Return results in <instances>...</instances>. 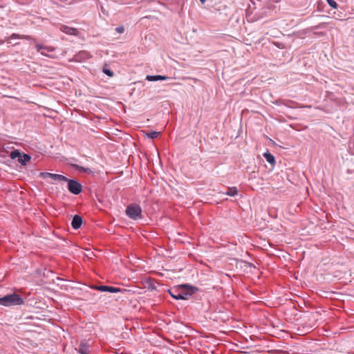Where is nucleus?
Segmentation results:
<instances>
[{
  "label": "nucleus",
  "mask_w": 354,
  "mask_h": 354,
  "mask_svg": "<svg viewBox=\"0 0 354 354\" xmlns=\"http://www.w3.org/2000/svg\"><path fill=\"white\" fill-rule=\"evenodd\" d=\"M103 72L109 77L113 76V73L108 68H104Z\"/></svg>",
  "instance_id": "19"
},
{
  "label": "nucleus",
  "mask_w": 354,
  "mask_h": 354,
  "mask_svg": "<svg viewBox=\"0 0 354 354\" xmlns=\"http://www.w3.org/2000/svg\"><path fill=\"white\" fill-rule=\"evenodd\" d=\"M51 179H53L54 180H57V181H67L68 180L66 177H65L62 175L55 174H53Z\"/></svg>",
  "instance_id": "14"
},
{
  "label": "nucleus",
  "mask_w": 354,
  "mask_h": 354,
  "mask_svg": "<svg viewBox=\"0 0 354 354\" xmlns=\"http://www.w3.org/2000/svg\"><path fill=\"white\" fill-rule=\"evenodd\" d=\"M67 181L68 188L71 193L74 194H78L81 192L82 185L79 183L73 180H70Z\"/></svg>",
  "instance_id": "4"
},
{
  "label": "nucleus",
  "mask_w": 354,
  "mask_h": 354,
  "mask_svg": "<svg viewBox=\"0 0 354 354\" xmlns=\"http://www.w3.org/2000/svg\"><path fill=\"white\" fill-rule=\"evenodd\" d=\"M327 1L330 7H332L333 8H337V3L334 0H327Z\"/></svg>",
  "instance_id": "20"
},
{
  "label": "nucleus",
  "mask_w": 354,
  "mask_h": 354,
  "mask_svg": "<svg viewBox=\"0 0 354 354\" xmlns=\"http://www.w3.org/2000/svg\"><path fill=\"white\" fill-rule=\"evenodd\" d=\"M194 292V288L186 284L181 285L178 288L169 290V293L173 298L183 300L187 299L188 297L192 295Z\"/></svg>",
  "instance_id": "1"
},
{
  "label": "nucleus",
  "mask_w": 354,
  "mask_h": 354,
  "mask_svg": "<svg viewBox=\"0 0 354 354\" xmlns=\"http://www.w3.org/2000/svg\"><path fill=\"white\" fill-rule=\"evenodd\" d=\"M20 155H21V153L18 151L15 150V151H13L11 152L10 156H11L12 158L14 159V158H19Z\"/></svg>",
  "instance_id": "18"
},
{
  "label": "nucleus",
  "mask_w": 354,
  "mask_h": 354,
  "mask_svg": "<svg viewBox=\"0 0 354 354\" xmlns=\"http://www.w3.org/2000/svg\"><path fill=\"white\" fill-rule=\"evenodd\" d=\"M169 77L164 75H147L146 80L150 82L158 80H167Z\"/></svg>",
  "instance_id": "9"
},
{
  "label": "nucleus",
  "mask_w": 354,
  "mask_h": 354,
  "mask_svg": "<svg viewBox=\"0 0 354 354\" xmlns=\"http://www.w3.org/2000/svg\"><path fill=\"white\" fill-rule=\"evenodd\" d=\"M115 30L118 32V33H123L124 31V28L123 26H120V27H118L116 28Z\"/></svg>",
  "instance_id": "21"
},
{
  "label": "nucleus",
  "mask_w": 354,
  "mask_h": 354,
  "mask_svg": "<svg viewBox=\"0 0 354 354\" xmlns=\"http://www.w3.org/2000/svg\"><path fill=\"white\" fill-rule=\"evenodd\" d=\"M78 169L80 171L91 172V170L89 169H86L82 167H78Z\"/></svg>",
  "instance_id": "22"
},
{
  "label": "nucleus",
  "mask_w": 354,
  "mask_h": 354,
  "mask_svg": "<svg viewBox=\"0 0 354 354\" xmlns=\"http://www.w3.org/2000/svg\"><path fill=\"white\" fill-rule=\"evenodd\" d=\"M141 212L140 207L136 204L129 205L126 209L127 215L134 220L140 218Z\"/></svg>",
  "instance_id": "3"
},
{
  "label": "nucleus",
  "mask_w": 354,
  "mask_h": 354,
  "mask_svg": "<svg viewBox=\"0 0 354 354\" xmlns=\"http://www.w3.org/2000/svg\"><path fill=\"white\" fill-rule=\"evenodd\" d=\"M237 192H238L237 189L236 187H233L228 188L227 192H226V194L228 196H234L237 194Z\"/></svg>",
  "instance_id": "15"
},
{
  "label": "nucleus",
  "mask_w": 354,
  "mask_h": 354,
  "mask_svg": "<svg viewBox=\"0 0 354 354\" xmlns=\"http://www.w3.org/2000/svg\"><path fill=\"white\" fill-rule=\"evenodd\" d=\"M82 224V219L80 216L75 215L72 221L71 225L74 229H78Z\"/></svg>",
  "instance_id": "8"
},
{
  "label": "nucleus",
  "mask_w": 354,
  "mask_h": 354,
  "mask_svg": "<svg viewBox=\"0 0 354 354\" xmlns=\"http://www.w3.org/2000/svg\"><path fill=\"white\" fill-rule=\"evenodd\" d=\"M15 39H30L31 38L29 36L26 35H20L19 34L13 33L10 35V37L8 39V43H10V40Z\"/></svg>",
  "instance_id": "11"
},
{
  "label": "nucleus",
  "mask_w": 354,
  "mask_h": 354,
  "mask_svg": "<svg viewBox=\"0 0 354 354\" xmlns=\"http://www.w3.org/2000/svg\"><path fill=\"white\" fill-rule=\"evenodd\" d=\"M30 160V157L26 154H24L22 156L20 155L19 158H18L19 162H20L21 165H26Z\"/></svg>",
  "instance_id": "13"
},
{
  "label": "nucleus",
  "mask_w": 354,
  "mask_h": 354,
  "mask_svg": "<svg viewBox=\"0 0 354 354\" xmlns=\"http://www.w3.org/2000/svg\"><path fill=\"white\" fill-rule=\"evenodd\" d=\"M23 304V299L17 294L7 295L0 298V305L5 306H17Z\"/></svg>",
  "instance_id": "2"
},
{
  "label": "nucleus",
  "mask_w": 354,
  "mask_h": 354,
  "mask_svg": "<svg viewBox=\"0 0 354 354\" xmlns=\"http://www.w3.org/2000/svg\"><path fill=\"white\" fill-rule=\"evenodd\" d=\"M200 1H201L202 3H204L206 1V0H200Z\"/></svg>",
  "instance_id": "24"
},
{
  "label": "nucleus",
  "mask_w": 354,
  "mask_h": 354,
  "mask_svg": "<svg viewBox=\"0 0 354 354\" xmlns=\"http://www.w3.org/2000/svg\"><path fill=\"white\" fill-rule=\"evenodd\" d=\"M4 44V41H3V40H2V39H1V40H0V45H2V44Z\"/></svg>",
  "instance_id": "23"
},
{
  "label": "nucleus",
  "mask_w": 354,
  "mask_h": 354,
  "mask_svg": "<svg viewBox=\"0 0 354 354\" xmlns=\"http://www.w3.org/2000/svg\"><path fill=\"white\" fill-rule=\"evenodd\" d=\"M78 351L82 354H88L90 352V344L88 342L86 341L81 342Z\"/></svg>",
  "instance_id": "6"
},
{
  "label": "nucleus",
  "mask_w": 354,
  "mask_h": 354,
  "mask_svg": "<svg viewBox=\"0 0 354 354\" xmlns=\"http://www.w3.org/2000/svg\"><path fill=\"white\" fill-rule=\"evenodd\" d=\"M263 157L266 158L267 162L273 165L275 162V159L274 156H272L271 153L266 152L263 153Z\"/></svg>",
  "instance_id": "12"
},
{
  "label": "nucleus",
  "mask_w": 354,
  "mask_h": 354,
  "mask_svg": "<svg viewBox=\"0 0 354 354\" xmlns=\"http://www.w3.org/2000/svg\"><path fill=\"white\" fill-rule=\"evenodd\" d=\"M53 174L48 173V172H41L40 173L39 176L41 178L46 179L47 178H52Z\"/></svg>",
  "instance_id": "17"
},
{
  "label": "nucleus",
  "mask_w": 354,
  "mask_h": 354,
  "mask_svg": "<svg viewBox=\"0 0 354 354\" xmlns=\"http://www.w3.org/2000/svg\"><path fill=\"white\" fill-rule=\"evenodd\" d=\"M160 133L158 132V131H151V132L146 133V136L149 138L154 139V138H158V136L160 135Z\"/></svg>",
  "instance_id": "16"
},
{
  "label": "nucleus",
  "mask_w": 354,
  "mask_h": 354,
  "mask_svg": "<svg viewBox=\"0 0 354 354\" xmlns=\"http://www.w3.org/2000/svg\"><path fill=\"white\" fill-rule=\"evenodd\" d=\"M98 290L103 291V292H119L120 290L115 287L111 286H101L97 288Z\"/></svg>",
  "instance_id": "10"
},
{
  "label": "nucleus",
  "mask_w": 354,
  "mask_h": 354,
  "mask_svg": "<svg viewBox=\"0 0 354 354\" xmlns=\"http://www.w3.org/2000/svg\"><path fill=\"white\" fill-rule=\"evenodd\" d=\"M60 30L68 35H75L77 34V30L75 28L67 26H62L60 27Z\"/></svg>",
  "instance_id": "7"
},
{
  "label": "nucleus",
  "mask_w": 354,
  "mask_h": 354,
  "mask_svg": "<svg viewBox=\"0 0 354 354\" xmlns=\"http://www.w3.org/2000/svg\"><path fill=\"white\" fill-rule=\"evenodd\" d=\"M35 47L37 48V50L44 56H48V53H51L55 50V48L53 47L43 46L41 44H36Z\"/></svg>",
  "instance_id": "5"
}]
</instances>
